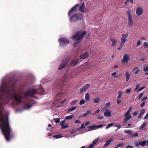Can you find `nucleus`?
Masks as SVG:
<instances>
[{
	"label": "nucleus",
	"mask_w": 148,
	"mask_h": 148,
	"mask_svg": "<svg viewBox=\"0 0 148 148\" xmlns=\"http://www.w3.org/2000/svg\"><path fill=\"white\" fill-rule=\"evenodd\" d=\"M89 56L88 52H86L82 54L80 56V58L81 59H84L87 58Z\"/></svg>",
	"instance_id": "nucleus-13"
},
{
	"label": "nucleus",
	"mask_w": 148,
	"mask_h": 148,
	"mask_svg": "<svg viewBox=\"0 0 148 148\" xmlns=\"http://www.w3.org/2000/svg\"><path fill=\"white\" fill-rule=\"evenodd\" d=\"M124 145V144L123 143H121L119 144L115 148H117L119 147H121L123 146Z\"/></svg>",
	"instance_id": "nucleus-31"
},
{
	"label": "nucleus",
	"mask_w": 148,
	"mask_h": 148,
	"mask_svg": "<svg viewBox=\"0 0 148 148\" xmlns=\"http://www.w3.org/2000/svg\"><path fill=\"white\" fill-rule=\"evenodd\" d=\"M116 72H113L111 74V75L112 76H113L115 78H117V77L116 76H115V75H116Z\"/></svg>",
	"instance_id": "nucleus-45"
},
{
	"label": "nucleus",
	"mask_w": 148,
	"mask_h": 148,
	"mask_svg": "<svg viewBox=\"0 0 148 148\" xmlns=\"http://www.w3.org/2000/svg\"><path fill=\"white\" fill-rule=\"evenodd\" d=\"M68 60H65V61L64 62V61L62 62V65H66L68 64Z\"/></svg>",
	"instance_id": "nucleus-43"
},
{
	"label": "nucleus",
	"mask_w": 148,
	"mask_h": 148,
	"mask_svg": "<svg viewBox=\"0 0 148 148\" xmlns=\"http://www.w3.org/2000/svg\"><path fill=\"white\" fill-rule=\"evenodd\" d=\"M54 121L56 123H58L60 122V120L58 118L54 119Z\"/></svg>",
	"instance_id": "nucleus-46"
},
{
	"label": "nucleus",
	"mask_w": 148,
	"mask_h": 148,
	"mask_svg": "<svg viewBox=\"0 0 148 148\" xmlns=\"http://www.w3.org/2000/svg\"><path fill=\"white\" fill-rule=\"evenodd\" d=\"M113 124H114L113 123H110V124H108L107 125V126L106 127V129H107L108 128L110 127H111L113 125Z\"/></svg>",
	"instance_id": "nucleus-37"
},
{
	"label": "nucleus",
	"mask_w": 148,
	"mask_h": 148,
	"mask_svg": "<svg viewBox=\"0 0 148 148\" xmlns=\"http://www.w3.org/2000/svg\"><path fill=\"white\" fill-rule=\"evenodd\" d=\"M83 16L81 14H75L72 15L70 17V21L72 22H74L77 21L79 19H81L82 18Z\"/></svg>",
	"instance_id": "nucleus-5"
},
{
	"label": "nucleus",
	"mask_w": 148,
	"mask_h": 148,
	"mask_svg": "<svg viewBox=\"0 0 148 148\" xmlns=\"http://www.w3.org/2000/svg\"><path fill=\"white\" fill-rule=\"evenodd\" d=\"M118 94V95L117 97V98L119 99L121 97L122 95L123 94V92L120 91L119 92Z\"/></svg>",
	"instance_id": "nucleus-35"
},
{
	"label": "nucleus",
	"mask_w": 148,
	"mask_h": 148,
	"mask_svg": "<svg viewBox=\"0 0 148 148\" xmlns=\"http://www.w3.org/2000/svg\"><path fill=\"white\" fill-rule=\"evenodd\" d=\"M125 118L123 122V124L126 123L128 121L131 119L132 116L130 113L126 112L125 114Z\"/></svg>",
	"instance_id": "nucleus-7"
},
{
	"label": "nucleus",
	"mask_w": 148,
	"mask_h": 148,
	"mask_svg": "<svg viewBox=\"0 0 148 148\" xmlns=\"http://www.w3.org/2000/svg\"><path fill=\"white\" fill-rule=\"evenodd\" d=\"M127 14L128 18V24L131 27L134 25V22L132 16V12L130 10L127 11Z\"/></svg>",
	"instance_id": "nucleus-3"
},
{
	"label": "nucleus",
	"mask_w": 148,
	"mask_h": 148,
	"mask_svg": "<svg viewBox=\"0 0 148 148\" xmlns=\"http://www.w3.org/2000/svg\"><path fill=\"white\" fill-rule=\"evenodd\" d=\"M145 88V87L144 86H143L140 88L139 89H138L137 91V92H139L141 91V90H142L143 89H144Z\"/></svg>",
	"instance_id": "nucleus-48"
},
{
	"label": "nucleus",
	"mask_w": 148,
	"mask_h": 148,
	"mask_svg": "<svg viewBox=\"0 0 148 148\" xmlns=\"http://www.w3.org/2000/svg\"><path fill=\"white\" fill-rule=\"evenodd\" d=\"M129 35L128 33L123 34L122 35V37L121 38V43L122 44L124 45L125 42L127 41V38Z\"/></svg>",
	"instance_id": "nucleus-6"
},
{
	"label": "nucleus",
	"mask_w": 148,
	"mask_h": 148,
	"mask_svg": "<svg viewBox=\"0 0 148 148\" xmlns=\"http://www.w3.org/2000/svg\"><path fill=\"white\" fill-rule=\"evenodd\" d=\"M144 118L145 119H146L148 118V113L146 114Z\"/></svg>",
	"instance_id": "nucleus-64"
},
{
	"label": "nucleus",
	"mask_w": 148,
	"mask_h": 148,
	"mask_svg": "<svg viewBox=\"0 0 148 148\" xmlns=\"http://www.w3.org/2000/svg\"><path fill=\"white\" fill-rule=\"evenodd\" d=\"M62 137V134H57L53 135V137L56 138H59Z\"/></svg>",
	"instance_id": "nucleus-24"
},
{
	"label": "nucleus",
	"mask_w": 148,
	"mask_h": 148,
	"mask_svg": "<svg viewBox=\"0 0 148 148\" xmlns=\"http://www.w3.org/2000/svg\"><path fill=\"white\" fill-rule=\"evenodd\" d=\"M65 65H60L59 67L58 68V69L59 70H61L63 69L65 67Z\"/></svg>",
	"instance_id": "nucleus-42"
},
{
	"label": "nucleus",
	"mask_w": 148,
	"mask_h": 148,
	"mask_svg": "<svg viewBox=\"0 0 148 148\" xmlns=\"http://www.w3.org/2000/svg\"><path fill=\"white\" fill-rule=\"evenodd\" d=\"M130 75L131 73L130 72L128 71H125V76L126 82H127L129 79Z\"/></svg>",
	"instance_id": "nucleus-14"
},
{
	"label": "nucleus",
	"mask_w": 148,
	"mask_h": 148,
	"mask_svg": "<svg viewBox=\"0 0 148 148\" xmlns=\"http://www.w3.org/2000/svg\"><path fill=\"white\" fill-rule=\"evenodd\" d=\"M125 148H134V147L133 146L128 145Z\"/></svg>",
	"instance_id": "nucleus-61"
},
{
	"label": "nucleus",
	"mask_w": 148,
	"mask_h": 148,
	"mask_svg": "<svg viewBox=\"0 0 148 148\" xmlns=\"http://www.w3.org/2000/svg\"><path fill=\"white\" fill-rule=\"evenodd\" d=\"M80 10L83 12H87L88 11V9L84 7V3L83 2L82 6L80 7Z\"/></svg>",
	"instance_id": "nucleus-16"
},
{
	"label": "nucleus",
	"mask_w": 148,
	"mask_h": 148,
	"mask_svg": "<svg viewBox=\"0 0 148 148\" xmlns=\"http://www.w3.org/2000/svg\"><path fill=\"white\" fill-rule=\"evenodd\" d=\"M138 135V134L137 133H135L133 134L132 135L129 136L130 138H133Z\"/></svg>",
	"instance_id": "nucleus-34"
},
{
	"label": "nucleus",
	"mask_w": 148,
	"mask_h": 148,
	"mask_svg": "<svg viewBox=\"0 0 148 148\" xmlns=\"http://www.w3.org/2000/svg\"><path fill=\"white\" fill-rule=\"evenodd\" d=\"M133 71L134 72V74H137L139 73L140 71V70L137 67H136L133 69Z\"/></svg>",
	"instance_id": "nucleus-23"
},
{
	"label": "nucleus",
	"mask_w": 148,
	"mask_h": 148,
	"mask_svg": "<svg viewBox=\"0 0 148 148\" xmlns=\"http://www.w3.org/2000/svg\"><path fill=\"white\" fill-rule=\"evenodd\" d=\"M95 146H94L92 144H91L90 145L88 148H93Z\"/></svg>",
	"instance_id": "nucleus-59"
},
{
	"label": "nucleus",
	"mask_w": 148,
	"mask_h": 148,
	"mask_svg": "<svg viewBox=\"0 0 148 148\" xmlns=\"http://www.w3.org/2000/svg\"><path fill=\"white\" fill-rule=\"evenodd\" d=\"M98 118L99 119L101 120L103 119V117L100 115H98Z\"/></svg>",
	"instance_id": "nucleus-62"
},
{
	"label": "nucleus",
	"mask_w": 148,
	"mask_h": 148,
	"mask_svg": "<svg viewBox=\"0 0 148 148\" xmlns=\"http://www.w3.org/2000/svg\"><path fill=\"white\" fill-rule=\"evenodd\" d=\"M143 46L144 48H147L148 47V44L147 42H145L143 43Z\"/></svg>",
	"instance_id": "nucleus-39"
},
{
	"label": "nucleus",
	"mask_w": 148,
	"mask_h": 148,
	"mask_svg": "<svg viewBox=\"0 0 148 148\" xmlns=\"http://www.w3.org/2000/svg\"><path fill=\"white\" fill-rule=\"evenodd\" d=\"M86 102V101L84 99H82L80 101L79 104L80 105H82L85 103Z\"/></svg>",
	"instance_id": "nucleus-32"
},
{
	"label": "nucleus",
	"mask_w": 148,
	"mask_h": 148,
	"mask_svg": "<svg viewBox=\"0 0 148 148\" xmlns=\"http://www.w3.org/2000/svg\"><path fill=\"white\" fill-rule=\"evenodd\" d=\"M88 128H89V131L96 129V126L95 125L90 126L88 127Z\"/></svg>",
	"instance_id": "nucleus-21"
},
{
	"label": "nucleus",
	"mask_w": 148,
	"mask_h": 148,
	"mask_svg": "<svg viewBox=\"0 0 148 148\" xmlns=\"http://www.w3.org/2000/svg\"><path fill=\"white\" fill-rule=\"evenodd\" d=\"M87 115V114L86 112V113L83 114L81 115L80 116H81L82 117H85Z\"/></svg>",
	"instance_id": "nucleus-57"
},
{
	"label": "nucleus",
	"mask_w": 148,
	"mask_h": 148,
	"mask_svg": "<svg viewBox=\"0 0 148 148\" xmlns=\"http://www.w3.org/2000/svg\"><path fill=\"white\" fill-rule=\"evenodd\" d=\"M46 82V79H42V80H41V83H42V84H43L44 83Z\"/></svg>",
	"instance_id": "nucleus-55"
},
{
	"label": "nucleus",
	"mask_w": 148,
	"mask_h": 148,
	"mask_svg": "<svg viewBox=\"0 0 148 148\" xmlns=\"http://www.w3.org/2000/svg\"><path fill=\"white\" fill-rule=\"evenodd\" d=\"M110 105V102L107 103H106L105 106L107 108Z\"/></svg>",
	"instance_id": "nucleus-56"
},
{
	"label": "nucleus",
	"mask_w": 148,
	"mask_h": 148,
	"mask_svg": "<svg viewBox=\"0 0 148 148\" xmlns=\"http://www.w3.org/2000/svg\"><path fill=\"white\" fill-rule=\"evenodd\" d=\"M100 111V110H99V109H98V110H97L94 113H93L92 114L93 115H95L97 113H98Z\"/></svg>",
	"instance_id": "nucleus-53"
},
{
	"label": "nucleus",
	"mask_w": 148,
	"mask_h": 148,
	"mask_svg": "<svg viewBox=\"0 0 148 148\" xmlns=\"http://www.w3.org/2000/svg\"><path fill=\"white\" fill-rule=\"evenodd\" d=\"M76 102H77V100H75L74 101H72V102H71V103L70 105L71 106H73V105L75 104V103H76Z\"/></svg>",
	"instance_id": "nucleus-40"
},
{
	"label": "nucleus",
	"mask_w": 148,
	"mask_h": 148,
	"mask_svg": "<svg viewBox=\"0 0 148 148\" xmlns=\"http://www.w3.org/2000/svg\"><path fill=\"white\" fill-rule=\"evenodd\" d=\"M99 100L100 99L99 98L95 99H94V102L95 103H98Z\"/></svg>",
	"instance_id": "nucleus-38"
},
{
	"label": "nucleus",
	"mask_w": 148,
	"mask_h": 148,
	"mask_svg": "<svg viewBox=\"0 0 148 148\" xmlns=\"http://www.w3.org/2000/svg\"><path fill=\"white\" fill-rule=\"evenodd\" d=\"M130 55L129 53L124 54L123 56L121 62L123 64H127L130 59Z\"/></svg>",
	"instance_id": "nucleus-4"
},
{
	"label": "nucleus",
	"mask_w": 148,
	"mask_h": 148,
	"mask_svg": "<svg viewBox=\"0 0 148 148\" xmlns=\"http://www.w3.org/2000/svg\"><path fill=\"white\" fill-rule=\"evenodd\" d=\"M76 76V75H74L73 72L71 73V72H70L69 73H67L66 76V78H72L73 77Z\"/></svg>",
	"instance_id": "nucleus-15"
},
{
	"label": "nucleus",
	"mask_w": 148,
	"mask_h": 148,
	"mask_svg": "<svg viewBox=\"0 0 148 148\" xmlns=\"http://www.w3.org/2000/svg\"><path fill=\"white\" fill-rule=\"evenodd\" d=\"M61 126L63 128H66L68 127V124H63L61 125Z\"/></svg>",
	"instance_id": "nucleus-41"
},
{
	"label": "nucleus",
	"mask_w": 148,
	"mask_h": 148,
	"mask_svg": "<svg viewBox=\"0 0 148 148\" xmlns=\"http://www.w3.org/2000/svg\"><path fill=\"white\" fill-rule=\"evenodd\" d=\"M42 87L40 86L38 90L33 88L24 92L23 94L21 92L17 93L16 85L13 81H10L7 77L3 78L0 85V128L6 140L9 141L11 131L8 117V113L4 110V106L9 102H12L13 99L17 104L23 101L24 108L25 109H29L32 106V102L27 97H33L38 99L37 95L45 94Z\"/></svg>",
	"instance_id": "nucleus-1"
},
{
	"label": "nucleus",
	"mask_w": 148,
	"mask_h": 148,
	"mask_svg": "<svg viewBox=\"0 0 148 148\" xmlns=\"http://www.w3.org/2000/svg\"><path fill=\"white\" fill-rule=\"evenodd\" d=\"M145 102L143 101L140 105V106L141 107H143L145 105Z\"/></svg>",
	"instance_id": "nucleus-54"
},
{
	"label": "nucleus",
	"mask_w": 148,
	"mask_h": 148,
	"mask_svg": "<svg viewBox=\"0 0 148 148\" xmlns=\"http://www.w3.org/2000/svg\"><path fill=\"white\" fill-rule=\"evenodd\" d=\"M146 143V141H143L140 142V145L142 146H144Z\"/></svg>",
	"instance_id": "nucleus-29"
},
{
	"label": "nucleus",
	"mask_w": 148,
	"mask_h": 148,
	"mask_svg": "<svg viewBox=\"0 0 148 148\" xmlns=\"http://www.w3.org/2000/svg\"><path fill=\"white\" fill-rule=\"evenodd\" d=\"M137 114H138V112L135 111V112H134L133 113V116H136Z\"/></svg>",
	"instance_id": "nucleus-63"
},
{
	"label": "nucleus",
	"mask_w": 148,
	"mask_h": 148,
	"mask_svg": "<svg viewBox=\"0 0 148 148\" xmlns=\"http://www.w3.org/2000/svg\"><path fill=\"white\" fill-rule=\"evenodd\" d=\"M103 125H96V129L101 128L103 126Z\"/></svg>",
	"instance_id": "nucleus-51"
},
{
	"label": "nucleus",
	"mask_w": 148,
	"mask_h": 148,
	"mask_svg": "<svg viewBox=\"0 0 148 148\" xmlns=\"http://www.w3.org/2000/svg\"><path fill=\"white\" fill-rule=\"evenodd\" d=\"M142 42L140 40H138L136 43V46L137 47H139L141 44Z\"/></svg>",
	"instance_id": "nucleus-33"
},
{
	"label": "nucleus",
	"mask_w": 148,
	"mask_h": 148,
	"mask_svg": "<svg viewBox=\"0 0 148 148\" xmlns=\"http://www.w3.org/2000/svg\"><path fill=\"white\" fill-rule=\"evenodd\" d=\"M132 90V89L131 88H129V89H126L125 90L126 93H129L131 92Z\"/></svg>",
	"instance_id": "nucleus-36"
},
{
	"label": "nucleus",
	"mask_w": 148,
	"mask_h": 148,
	"mask_svg": "<svg viewBox=\"0 0 148 148\" xmlns=\"http://www.w3.org/2000/svg\"><path fill=\"white\" fill-rule=\"evenodd\" d=\"M77 108V107L76 106H74L72 107L71 108H69L68 109V111L69 112H71L75 110Z\"/></svg>",
	"instance_id": "nucleus-26"
},
{
	"label": "nucleus",
	"mask_w": 148,
	"mask_h": 148,
	"mask_svg": "<svg viewBox=\"0 0 148 148\" xmlns=\"http://www.w3.org/2000/svg\"><path fill=\"white\" fill-rule=\"evenodd\" d=\"M112 43L111 45L112 46H114L116 44L117 40L116 39H113L111 40Z\"/></svg>",
	"instance_id": "nucleus-20"
},
{
	"label": "nucleus",
	"mask_w": 148,
	"mask_h": 148,
	"mask_svg": "<svg viewBox=\"0 0 148 148\" xmlns=\"http://www.w3.org/2000/svg\"><path fill=\"white\" fill-rule=\"evenodd\" d=\"M99 138L98 137V138H97V139L94 140L92 141V144H91L92 145H93L94 146H95V145L96 144V143L98 141Z\"/></svg>",
	"instance_id": "nucleus-22"
},
{
	"label": "nucleus",
	"mask_w": 148,
	"mask_h": 148,
	"mask_svg": "<svg viewBox=\"0 0 148 148\" xmlns=\"http://www.w3.org/2000/svg\"><path fill=\"white\" fill-rule=\"evenodd\" d=\"M125 133L128 134H131L133 133L132 131L131 130H125L124 131Z\"/></svg>",
	"instance_id": "nucleus-28"
},
{
	"label": "nucleus",
	"mask_w": 148,
	"mask_h": 148,
	"mask_svg": "<svg viewBox=\"0 0 148 148\" xmlns=\"http://www.w3.org/2000/svg\"><path fill=\"white\" fill-rule=\"evenodd\" d=\"M85 127V126L84 124H83L81 125L80 127H79L78 129L79 130H80V129L81 130V129H82L84 128Z\"/></svg>",
	"instance_id": "nucleus-49"
},
{
	"label": "nucleus",
	"mask_w": 148,
	"mask_h": 148,
	"mask_svg": "<svg viewBox=\"0 0 148 148\" xmlns=\"http://www.w3.org/2000/svg\"><path fill=\"white\" fill-rule=\"evenodd\" d=\"M81 121L79 120H77L75 121V123H80Z\"/></svg>",
	"instance_id": "nucleus-60"
},
{
	"label": "nucleus",
	"mask_w": 148,
	"mask_h": 148,
	"mask_svg": "<svg viewBox=\"0 0 148 148\" xmlns=\"http://www.w3.org/2000/svg\"><path fill=\"white\" fill-rule=\"evenodd\" d=\"M107 108L106 107V106H104L102 109L101 111H103L105 110H106V109Z\"/></svg>",
	"instance_id": "nucleus-58"
},
{
	"label": "nucleus",
	"mask_w": 148,
	"mask_h": 148,
	"mask_svg": "<svg viewBox=\"0 0 148 148\" xmlns=\"http://www.w3.org/2000/svg\"><path fill=\"white\" fill-rule=\"evenodd\" d=\"M86 34L85 32H76L73 37L74 40H79L82 39Z\"/></svg>",
	"instance_id": "nucleus-2"
},
{
	"label": "nucleus",
	"mask_w": 148,
	"mask_h": 148,
	"mask_svg": "<svg viewBox=\"0 0 148 148\" xmlns=\"http://www.w3.org/2000/svg\"><path fill=\"white\" fill-rule=\"evenodd\" d=\"M112 111L109 109H107L104 113L103 114L107 117H110L111 116Z\"/></svg>",
	"instance_id": "nucleus-12"
},
{
	"label": "nucleus",
	"mask_w": 148,
	"mask_h": 148,
	"mask_svg": "<svg viewBox=\"0 0 148 148\" xmlns=\"http://www.w3.org/2000/svg\"><path fill=\"white\" fill-rule=\"evenodd\" d=\"M124 45V44H122L121 43L120 45V46L117 49L118 50H120L122 48V47H123V46Z\"/></svg>",
	"instance_id": "nucleus-52"
},
{
	"label": "nucleus",
	"mask_w": 148,
	"mask_h": 148,
	"mask_svg": "<svg viewBox=\"0 0 148 148\" xmlns=\"http://www.w3.org/2000/svg\"><path fill=\"white\" fill-rule=\"evenodd\" d=\"M132 106H130V107L128 109V110H127V112L130 113V112L132 110Z\"/></svg>",
	"instance_id": "nucleus-44"
},
{
	"label": "nucleus",
	"mask_w": 148,
	"mask_h": 148,
	"mask_svg": "<svg viewBox=\"0 0 148 148\" xmlns=\"http://www.w3.org/2000/svg\"><path fill=\"white\" fill-rule=\"evenodd\" d=\"M144 94V93H140L139 95L138 96V99H139L140 98H141L143 97V96Z\"/></svg>",
	"instance_id": "nucleus-50"
},
{
	"label": "nucleus",
	"mask_w": 148,
	"mask_h": 148,
	"mask_svg": "<svg viewBox=\"0 0 148 148\" xmlns=\"http://www.w3.org/2000/svg\"><path fill=\"white\" fill-rule=\"evenodd\" d=\"M79 6V5L78 4H77L75 6L73 7L69 13V16H71L75 12L77 9V7H78Z\"/></svg>",
	"instance_id": "nucleus-10"
},
{
	"label": "nucleus",
	"mask_w": 148,
	"mask_h": 148,
	"mask_svg": "<svg viewBox=\"0 0 148 148\" xmlns=\"http://www.w3.org/2000/svg\"><path fill=\"white\" fill-rule=\"evenodd\" d=\"M59 41L61 46H63L65 44H68L69 42V40L64 38H61L59 39Z\"/></svg>",
	"instance_id": "nucleus-8"
},
{
	"label": "nucleus",
	"mask_w": 148,
	"mask_h": 148,
	"mask_svg": "<svg viewBox=\"0 0 148 148\" xmlns=\"http://www.w3.org/2000/svg\"><path fill=\"white\" fill-rule=\"evenodd\" d=\"M143 71L145 72L148 71V66H145L143 68Z\"/></svg>",
	"instance_id": "nucleus-47"
},
{
	"label": "nucleus",
	"mask_w": 148,
	"mask_h": 148,
	"mask_svg": "<svg viewBox=\"0 0 148 148\" xmlns=\"http://www.w3.org/2000/svg\"><path fill=\"white\" fill-rule=\"evenodd\" d=\"M79 61L78 59H76L72 61L71 62V65H75L78 64Z\"/></svg>",
	"instance_id": "nucleus-18"
},
{
	"label": "nucleus",
	"mask_w": 148,
	"mask_h": 148,
	"mask_svg": "<svg viewBox=\"0 0 148 148\" xmlns=\"http://www.w3.org/2000/svg\"><path fill=\"white\" fill-rule=\"evenodd\" d=\"M145 109H143L141 110L140 113L138 116V118L139 119H140L142 117V116L145 113Z\"/></svg>",
	"instance_id": "nucleus-17"
},
{
	"label": "nucleus",
	"mask_w": 148,
	"mask_h": 148,
	"mask_svg": "<svg viewBox=\"0 0 148 148\" xmlns=\"http://www.w3.org/2000/svg\"><path fill=\"white\" fill-rule=\"evenodd\" d=\"M74 116V115H70L68 116H66L65 118V120H70Z\"/></svg>",
	"instance_id": "nucleus-25"
},
{
	"label": "nucleus",
	"mask_w": 148,
	"mask_h": 148,
	"mask_svg": "<svg viewBox=\"0 0 148 148\" xmlns=\"http://www.w3.org/2000/svg\"><path fill=\"white\" fill-rule=\"evenodd\" d=\"M147 123L146 122H144L141 126L139 128V130H141L143 129L147 125Z\"/></svg>",
	"instance_id": "nucleus-27"
},
{
	"label": "nucleus",
	"mask_w": 148,
	"mask_h": 148,
	"mask_svg": "<svg viewBox=\"0 0 148 148\" xmlns=\"http://www.w3.org/2000/svg\"><path fill=\"white\" fill-rule=\"evenodd\" d=\"M90 86L89 84H86L83 87L81 88L80 89V93H82L86 91L88 89Z\"/></svg>",
	"instance_id": "nucleus-11"
},
{
	"label": "nucleus",
	"mask_w": 148,
	"mask_h": 148,
	"mask_svg": "<svg viewBox=\"0 0 148 148\" xmlns=\"http://www.w3.org/2000/svg\"><path fill=\"white\" fill-rule=\"evenodd\" d=\"M112 139H111L108 140H107L105 144L104 145V147H106L112 141Z\"/></svg>",
	"instance_id": "nucleus-19"
},
{
	"label": "nucleus",
	"mask_w": 148,
	"mask_h": 148,
	"mask_svg": "<svg viewBox=\"0 0 148 148\" xmlns=\"http://www.w3.org/2000/svg\"><path fill=\"white\" fill-rule=\"evenodd\" d=\"M85 98L86 101H88L89 99V95L88 93H86L85 94Z\"/></svg>",
	"instance_id": "nucleus-30"
},
{
	"label": "nucleus",
	"mask_w": 148,
	"mask_h": 148,
	"mask_svg": "<svg viewBox=\"0 0 148 148\" xmlns=\"http://www.w3.org/2000/svg\"><path fill=\"white\" fill-rule=\"evenodd\" d=\"M144 12V10L141 7H138L136 9V13L138 16L141 15Z\"/></svg>",
	"instance_id": "nucleus-9"
}]
</instances>
